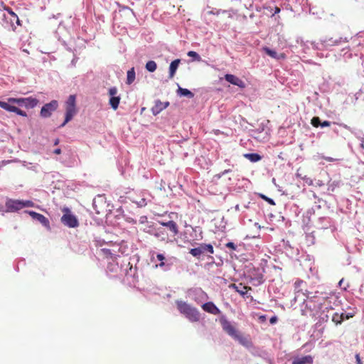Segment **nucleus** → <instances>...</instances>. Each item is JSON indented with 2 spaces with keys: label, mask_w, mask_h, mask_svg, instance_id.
<instances>
[{
  "label": "nucleus",
  "mask_w": 364,
  "mask_h": 364,
  "mask_svg": "<svg viewBox=\"0 0 364 364\" xmlns=\"http://www.w3.org/2000/svg\"><path fill=\"white\" fill-rule=\"evenodd\" d=\"M314 211L315 210H314V208H312L308 210L306 213H307V215H311V214L314 213Z\"/></svg>",
  "instance_id": "obj_58"
},
{
  "label": "nucleus",
  "mask_w": 364,
  "mask_h": 364,
  "mask_svg": "<svg viewBox=\"0 0 364 364\" xmlns=\"http://www.w3.org/2000/svg\"><path fill=\"white\" fill-rule=\"evenodd\" d=\"M107 274L113 273L112 277H124L127 283L135 284L136 282V267L130 264L129 259L118 256L112 262L108 263Z\"/></svg>",
  "instance_id": "obj_2"
},
{
  "label": "nucleus",
  "mask_w": 364,
  "mask_h": 364,
  "mask_svg": "<svg viewBox=\"0 0 364 364\" xmlns=\"http://www.w3.org/2000/svg\"><path fill=\"white\" fill-rule=\"evenodd\" d=\"M231 172V169H225L219 175V177H221L222 176H224L228 173Z\"/></svg>",
  "instance_id": "obj_55"
},
{
  "label": "nucleus",
  "mask_w": 364,
  "mask_h": 364,
  "mask_svg": "<svg viewBox=\"0 0 364 364\" xmlns=\"http://www.w3.org/2000/svg\"><path fill=\"white\" fill-rule=\"evenodd\" d=\"M4 9L8 13V14H4L3 15V21L5 23L4 27L15 32L16 26L14 24V20L18 16L9 7H5Z\"/></svg>",
  "instance_id": "obj_10"
},
{
  "label": "nucleus",
  "mask_w": 364,
  "mask_h": 364,
  "mask_svg": "<svg viewBox=\"0 0 364 364\" xmlns=\"http://www.w3.org/2000/svg\"><path fill=\"white\" fill-rule=\"evenodd\" d=\"M308 44H310L311 45V42L309 41H307V42H301V45L303 48V49L304 50V52H306V50L309 48V46Z\"/></svg>",
  "instance_id": "obj_49"
},
{
  "label": "nucleus",
  "mask_w": 364,
  "mask_h": 364,
  "mask_svg": "<svg viewBox=\"0 0 364 364\" xmlns=\"http://www.w3.org/2000/svg\"><path fill=\"white\" fill-rule=\"evenodd\" d=\"M312 196L314 199L317 200L318 203H320L322 200V199L319 198L314 192H312Z\"/></svg>",
  "instance_id": "obj_56"
},
{
  "label": "nucleus",
  "mask_w": 364,
  "mask_h": 364,
  "mask_svg": "<svg viewBox=\"0 0 364 364\" xmlns=\"http://www.w3.org/2000/svg\"><path fill=\"white\" fill-rule=\"evenodd\" d=\"M263 130H264V128H263V127H261V126L257 129V132L259 133L262 132Z\"/></svg>",
  "instance_id": "obj_63"
},
{
  "label": "nucleus",
  "mask_w": 364,
  "mask_h": 364,
  "mask_svg": "<svg viewBox=\"0 0 364 364\" xmlns=\"http://www.w3.org/2000/svg\"><path fill=\"white\" fill-rule=\"evenodd\" d=\"M127 220L129 222V223H136V220H134V219L131 218H128L127 219Z\"/></svg>",
  "instance_id": "obj_61"
},
{
  "label": "nucleus",
  "mask_w": 364,
  "mask_h": 364,
  "mask_svg": "<svg viewBox=\"0 0 364 364\" xmlns=\"http://www.w3.org/2000/svg\"><path fill=\"white\" fill-rule=\"evenodd\" d=\"M324 159L329 162H332V161H335V159L331 157H324Z\"/></svg>",
  "instance_id": "obj_60"
},
{
  "label": "nucleus",
  "mask_w": 364,
  "mask_h": 364,
  "mask_svg": "<svg viewBox=\"0 0 364 364\" xmlns=\"http://www.w3.org/2000/svg\"><path fill=\"white\" fill-rule=\"evenodd\" d=\"M92 207L96 214L102 215L107 212L108 205L104 195H97L92 201Z\"/></svg>",
  "instance_id": "obj_9"
},
{
  "label": "nucleus",
  "mask_w": 364,
  "mask_h": 364,
  "mask_svg": "<svg viewBox=\"0 0 364 364\" xmlns=\"http://www.w3.org/2000/svg\"><path fill=\"white\" fill-rule=\"evenodd\" d=\"M136 73L134 68H132L127 73V84L131 85L135 80Z\"/></svg>",
  "instance_id": "obj_37"
},
{
  "label": "nucleus",
  "mask_w": 364,
  "mask_h": 364,
  "mask_svg": "<svg viewBox=\"0 0 364 364\" xmlns=\"http://www.w3.org/2000/svg\"><path fill=\"white\" fill-rule=\"evenodd\" d=\"M277 321H278L277 316H273L270 318L269 323L273 325V324H275L277 322Z\"/></svg>",
  "instance_id": "obj_50"
},
{
  "label": "nucleus",
  "mask_w": 364,
  "mask_h": 364,
  "mask_svg": "<svg viewBox=\"0 0 364 364\" xmlns=\"http://www.w3.org/2000/svg\"><path fill=\"white\" fill-rule=\"evenodd\" d=\"M340 182L338 181H329L328 183V191L331 192H334L336 188L339 187Z\"/></svg>",
  "instance_id": "obj_40"
},
{
  "label": "nucleus",
  "mask_w": 364,
  "mask_h": 364,
  "mask_svg": "<svg viewBox=\"0 0 364 364\" xmlns=\"http://www.w3.org/2000/svg\"><path fill=\"white\" fill-rule=\"evenodd\" d=\"M302 284H304V282L302 280H301V279L296 280L294 284V291H296V290H301L302 289L301 288V287Z\"/></svg>",
  "instance_id": "obj_44"
},
{
  "label": "nucleus",
  "mask_w": 364,
  "mask_h": 364,
  "mask_svg": "<svg viewBox=\"0 0 364 364\" xmlns=\"http://www.w3.org/2000/svg\"><path fill=\"white\" fill-rule=\"evenodd\" d=\"M294 297L291 301V305L296 303L298 301H302V303L305 301L307 299L308 294H306L302 289L301 290H296V291H294Z\"/></svg>",
  "instance_id": "obj_30"
},
{
  "label": "nucleus",
  "mask_w": 364,
  "mask_h": 364,
  "mask_svg": "<svg viewBox=\"0 0 364 364\" xmlns=\"http://www.w3.org/2000/svg\"><path fill=\"white\" fill-rule=\"evenodd\" d=\"M58 106L59 104L57 100H51L50 102L45 104L41 107L40 116L42 118H48L51 117L53 113L58 109Z\"/></svg>",
  "instance_id": "obj_12"
},
{
  "label": "nucleus",
  "mask_w": 364,
  "mask_h": 364,
  "mask_svg": "<svg viewBox=\"0 0 364 364\" xmlns=\"http://www.w3.org/2000/svg\"><path fill=\"white\" fill-rule=\"evenodd\" d=\"M325 310L326 309H322L320 314L318 315H317L316 317H314L315 318H318V321L320 322H325V321H327L328 320V318H329V316L328 314H326L325 313ZM326 310H328V312H329V311H333V309L331 307H329L328 309H326Z\"/></svg>",
  "instance_id": "obj_35"
},
{
  "label": "nucleus",
  "mask_w": 364,
  "mask_h": 364,
  "mask_svg": "<svg viewBox=\"0 0 364 364\" xmlns=\"http://www.w3.org/2000/svg\"><path fill=\"white\" fill-rule=\"evenodd\" d=\"M146 69L150 72H154L157 68L156 63L154 60H149L145 65Z\"/></svg>",
  "instance_id": "obj_39"
},
{
  "label": "nucleus",
  "mask_w": 364,
  "mask_h": 364,
  "mask_svg": "<svg viewBox=\"0 0 364 364\" xmlns=\"http://www.w3.org/2000/svg\"><path fill=\"white\" fill-rule=\"evenodd\" d=\"M26 213H28L33 220L38 221L48 230L50 229V222L43 215L33 210L26 211Z\"/></svg>",
  "instance_id": "obj_17"
},
{
  "label": "nucleus",
  "mask_w": 364,
  "mask_h": 364,
  "mask_svg": "<svg viewBox=\"0 0 364 364\" xmlns=\"http://www.w3.org/2000/svg\"><path fill=\"white\" fill-rule=\"evenodd\" d=\"M168 106L169 102H162L160 100H155L154 105L151 108V112L154 116H156Z\"/></svg>",
  "instance_id": "obj_22"
},
{
  "label": "nucleus",
  "mask_w": 364,
  "mask_h": 364,
  "mask_svg": "<svg viewBox=\"0 0 364 364\" xmlns=\"http://www.w3.org/2000/svg\"><path fill=\"white\" fill-rule=\"evenodd\" d=\"M6 208L10 211H17L23 208L22 200H9L6 202Z\"/></svg>",
  "instance_id": "obj_28"
},
{
  "label": "nucleus",
  "mask_w": 364,
  "mask_h": 364,
  "mask_svg": "<svg viewBox=\"0 0 364 364\" xmlns=\"http://www.w3.org/2000/svg\"><path fill=\"white\" fill-rule=\"evenodd\" d=\"M333 295L330 293L316 291L314 294L309 293L307 299L301 306V315L306 317H316L322 309H328L327 301Z\"/></svg>",
  "instance_id": "obj_1"
},
{
  "label": "nucleus",
  "mask_w": 364,
  "mask_h": 364,
  "mask_svg": "<svg viewBox=\"0 0 364 364\" xmlns=\"http://www.w3.org/2000/svg\"><path fill=\"white\" fill-rule=\"evenodd\" d=\"M187 55H188V56L193 58V60L195 61H200L201 60V57L196 51L190 50L188 52Z\"/></svg>",
  "instance_id": "obj_42"
},
{
  "label": "nucleus",
  "mask_w": 364,
  "mask_h": 364,
  "mask_svg": "<svg viewBox=\"0 0 364 364\" xmlns=\"http://www.w3.org/2000/svg\"><path fill=\"white\" fill-rule=\"evenodd\" d=\"M360 141H361V143H360V147H361L362 149H364V139H363V138H361Z\"/></svg>",
  "instance_id": "obj_62"
},
{
  "label": "nucleus",
  "mask_w": 364,
  "mask_h": 364,
  "mask_svg": "<svg viewBox=\"0 0 364 364\" xmlns=\"http://www.w3.org/2000/svg\"><path fill=\"white\" fill-rule=\"evenodd\" d=\"M317 225L321 229H328L334 227L333 220L328 216H321L318 218Z\"/></svg>",
  "instance_id": "obj_18"
},
{
  "label": "nucleus",
  "mask_w": 364,
  "mask_h": 364,
  "mask_svg": "<svg viewBox=\"0 0 364 364\" xmlns=\"http://www.w3.org/2000/svg\"><path fill=\"white\" fill-rule=\"evenodd\" d=\"M355 360H356V363L357 364H363V362L361 361L360 355L358 353L355 354Z\"/></svg>",
  "instance_id": "obj_52"
},
{
  "label": "nucleus",
  "mask_w": 364,
  "mask_h": 364,
  "mask_svg": "<svg viewBox=\"0 0 364 364\" xmlns=\"http://www.w3.org/2000/svg\"><path fill=\"white\" fill-rule=\"evenodd\" d=\"M181 63L180 59L173 60L169 65V78L173 77Z\"/></svg>",
  "instance_id": "obj_31"
},
{
  "label": "nucleus",
  "mask_w": 364,
  "mask_h": 364,
  "mask_svg": "<svg viewBox=\"0 0 364 364\" xmlns=\"http://www.w3.org/2000/svg\"><path fill=\"white\" fill-rule=\"evenodd\" d=\"M343 41V38L333 40L332 38L320 39L318 42L311 41V46L315 50L329 49L333 46H338Z\"/></svg>",
  "instance_id": "obj_7"
},
{
  "label": "nucleus",
  "mask_w": 364,
  "mask_h": 364,
  "mask_svg": "<svg viewBox=\"0 0 364 364\" xmlns=\"http://www.w3.org/2000/svg\"><path fill=\"white\" fill-rule=\"evenodd\" d=\"M233 339L237 341L240 344H241L246 348L250 349L253 347V343H252V341L249 338L242 336L240 331L233 338Z\"/></svg>",
  "instance_id": "obj_23"
},
{
  "label": "nucleus",
  "mask_w": 364,
  "mask_h": 364,
  "mask_svg": "<svg viewBox=\"0 0 364 364\" xmlns=\"http://www.w3.org/2000/svg\"><path fill=\"white\" fill-rule=\"evenodd\" d=\"M118 90L116 87H112L108 90V94L110 96L109 104L111 107L116 110L119 105L121 97L117 95Z\"/></svg>",
  "instance_id": "obj_15"
},
{
  "label": "nucleus",
  "mask_w": 364,
  "mask_h": 364,
  "mask_svg": "<svg viewBox=\"0 0 364 364\" xmlns=\"http://www.w3.org/2000/svg\"><path fill=\"white\" fill-rule=\"evenodd\" d=\"M213 252H214V250H213V247L212 245L202 243V244H200L198 247L191 249L189 252L193 257H200V255H202L203 254H205V253L213 254Z\"/></svg>",
  "instance_id": "obj_14"
},
{
  "label": "nucleus",
  "mask_w": 364,
  "mask_h": 364,
  "mask_svg": "<svg viewBox=\"0 0 364 364\" xmlns=\"http://www.w3.org/2000/svg\"><path fill=\"white\" fill-rule=\"evenodd\" d=\"M264 52L270 56L271 58L276 59V60H284L286 58V55L283 53H278L274 50L270 49L268 47H264L263 48Z\"/></svg>",
  "instance_id": "obj_29"
},
{
  "label": "nucleus",
  "mask_w": 364,
  "mask_h": 364,
  "mask_svg": "<svg viewBox=\"0 0 364 364\" xmlns=\"http://www.w3.org/2000/svg\"><path fill=\"white\" fill-rule=\"evenodd\" d=\"M14 24L15 26L17 25V26H21V21H20V19L18 18V17L17 16L15 20H14Z\"/></svg>",
  "instance_id": "obj_54"
},
{
  "label": "nucleus",
  "mask_w": 364,
  "mask_h": 364,
  "mask_svg": "<svg viewBox=\"0 0 364 364\" xmlns=\"http://www.w3.org/2000/svg\"><path fill=\"white\" fill-rule=\"evenodd\" d=\"M358 55V54L354 50V49L352 50L349 48H344L339 53L340 58H342L346 62L353 58V57L356 58Z\"/></svg>",
  "instance_id": "obj_24"
},
{
  "label": "nucleus",
  "mask_w": 364,
  "mask_h": 364,
  "mask_svg": "<svg viewBox=\"0 0 364 364\" xmlns=\"http://www.w3.org/2000/svg\"><path fill=\"white\" fill-rule=\"evenodd\" d=\"M259 196L261 198H262L263 200L267 201L269 204L272 205H275V202L272 198H270L262 193H259Z\"/></svg>",
  "instance_id": "obj_43"
},
{
  "label": "nucleus",
  "mask_w": 364,
  "mask_h": 364,
  "mask_svg": "<svg viewBox=\"0 0 364 364\" xmlns=\"http://www.w3.org/2000/svg\"><path fill=\"white\" fill-rule=\"evenodd\" d=\"M264 269L252 267L249 269L247 277L250 282L255 287H258L264 283Z\"/></svg>",
  "instance_id": "obj_6"
},
{
  "label": "nucleus",
  "mask_w": 364,
  "mask_h": 364,
  "mask_svg": "<svg viewBox=\"0 0 364 364\" xmlns=\"http://www.w3.org/2000/svg\"><path fill=\"white\" fill-rule=\"evenodd\" d=\"M76 113L75 96L71 95L65 102V117L64 122L59 126V128L63 127L68 122L72 120Z\"/></svg>",
  "instance_id": "obj_5"
},
{
  "label": "nucleus",
  "mask_w": 364,
  "mask_h": 364,
  "mask_svg": "<svg viewBox=\"0 0 364 364\" xmlns=\"http://www.w3.org/2000/svg\"><path fill=\"white\" fill-rule=\"evenodd\" d=\"M302 179L309 186H314V185L313 179H311L309 177L304 176V177L302 178Z\"/></svg>",
  "instance_id": "obj_46"
},
{
  "label": "nucleus",
  "mask_w": 364,
  "mask_h": 364,
  "mask_svg": "<svg viewBox=\"0 0 364 364\" xmlns=\"http://www.w3.org/2000/svg\"><path fill=\"white\" fill-rule=\"evenodd\" d=\"M282 246L286 255L291 259H296L299 255V250L297 247L291 244L289 240H282Z\"/></svg>",
  "instance_id": "obj_13"
},
{
  "label": "nucleus",
  "mask_w": 364,
  "mask_h": 364,
  "mask_svg": "<svg viewBox=\"0 0 364 364\" xmlns=\"http://www.w3.org/2000/svg\"><path fill=\"white\" fill-rule=\"evenodd\" d=\"M280 12V9L278 7H275L274 14H277Z\"/></svg>",
  "instance_id": "obj_64"
},
{
  "label": "nucleus",
  "mask_w": 364,
  "mask_h": 364,
  "mask_svg": "<svg viewBox=\"0 0 364 364\" xmlns=\"http://www.w3.org/2000/svg\"><path fill=\"white\" fill-rule=\"evenodd\" d=\"M220 323L221 324L223 330L232 338L239 332V331L236 329L235 326L228 320L227 317L225 315L220 316Z\"/></svg>",
  "instance_id": "obj_11"
},
{
  "label": "nucleus",
  "mask_w": 364,
  "mask_h": 364,
  "mask_svg": "<svg viewBox=\"0 0 364 364\" xmlns=\"http://www.w3.org/2000/svg\"><path fill=\"white\" fill-rule=\"evenodd\" d=\"M364 55L363 53H360V60H361L360 64L363 67H364Z\"/></svg>",
  "instance_id": "obj_57"
},
{
  "label": "nucleus",
  "mask_w": 364,
  "mask_h": 364,
  "mask_svg": "<svg viewBox=\"0 0 364 364\" xmlns=\"http://www.w3.org/2000/svg\"><path fill=\"white\" fill-rule=\"evenodd\" d=\"M344 318V314H338V313H333L332 315V321L336 324L341 323ZM346 318H348V316H346Z\"/></svg>",
  "instance_id": "obj_38"
},
{
  "label": "nucleus",
  "mask_w": 364,
  "mask_h": 364,
  "mask_svg": "<svg viewBox=\"0 0 364 364\" xmlns=\"http://www.w3.org/2000/svg\"><path fill=\"white\" fill-rule=\"evenodd\" d=\"M53 153L55 154H60L61 153V149L60 148L55 149L53 151Z\"/></svg>",
  "instance_id": "obj_59"
},
{
  "label": "nucleus",
  "mask_w": 364,
  "mask_h": 364,
  "mask_svg": "<svg viewBox=\"0 0 364 364\" xmlns=\"http://www.w3.org/2000/svg\"><path fill=\"white\" fill-rule=\"evenodd\" d=\"M63 212L64 214L61 217L60 221L64 225L71 228H76L79 225L77 218L71 213L68 208H64Z\"/></svg>",
  "instance_id": "obj_8"
},
{
  "label": "nucleus",
  "mask_w": 364,
  "mask_h": 364,
  "mask_svg": "<svg viewBox=\"0 0 364 364\" xmlns=\"http://www.w3.org/2000/svg\"><path fill=\"white\" fill-rule=\"evenodd\" d=\"M23 208L25 207H33V203L31 200H22Z\"/></svg>",
  "instance_id": "obj_47"
},
{
  "label": "nucleus",
  "mask_w": 364,
  "mask_h": 364,
  "mask_svg": "<svg viewBox=\"0 0 364 364\" xmlns=\"http://www.w3.org/2000/svg\"><path fill=\"white\" fill-rule=\"evenodd\" d=\"M311 124L314 127H328L331 124V122L329 121H323V122H321V119L318 117H314L311 119Z\"/></svg>",
  "instance_id": "obj_32"
},
{
  "label": "nucleus",
  "mask_w": 364,
  "mask_h": 364,
  "mask_svg": "<svg viewBox=\"0 0 364 364\" xmlns=\"http://www.w3.org/2000/svg\"><path fill=\"white\" fill-rule=\"evenodd\" d=\"M315 185L318 187H321L324 186V183L321 180H318L316 181Z\"/></svg>",
  "instance_id": "obj_53"
},
{
  "label": "nucleus",
  "mask_w": 364,
  "mask_h": 364,
  "mask_svg": "<svg viewBox=\"0 0 364 364\" xmlns=\"http://www.w3.org/2000/svg\"><path fill=\"white\" fill-rule=\"evenodd\" d=\"M231 287L233 289H235L236 292H237L239 294H240L243 297L247 293V289H250V287H247L245 286H242V284H240V286H237L235 284H233L231 285Z\"/></svg>",
  "instance_id": "obj_34"
},
{
  "label": "nucleus",
  "mask_w": 364,
  "mask_h": 364,
  "mask_svg": "<svg viewBox=\"0 0 364 364\" xmlns=\"http://www.w3.org/2000/svg\"><path fill=\"white\" fill-rule=\"evenodd\" d=\"M176 262V257H168L164 261L156 264V267L161 268L163 271L167 272L172 269L174 263Z\"/></svg>",
  "instance_id": "obj_19"
},
{
  "label": "nucleus",
  "mask_w": 364,
  "mask_h": 364,
  "mask_svg": "<svg viewBox=\"0 0 364 364\" xmlns=\"http://www.w3.org/2000/svg\"><path fill=\"white\" fill-rule=\"evenodd\" d=\"M188 295L198 304L200 303L199 299L203 298L206 294L200 288L191 289L188 290Z\"/></svg>",
  "instance_id": "obj_26"
},
{
  "label": "nucleus",
  "mask_w": 364,
  "mask_h": 364,
  "mask_svg": "<svg viewBox=\"0 0 364 364\" xmlns=\"http://www.w3.org/2000/svg\"><path fill=\"white\" fill-rule=\"evenodd\" d=\"M314 358L310 355L294 356L291 364H313Z\"/></svg>",
  "instance_id": "obj_25"
},
{
  "label": "nucleus",
  "mask_w": 364,
  "mask_h": 364,
  "mask_svg": "<svg viewBox=\"0 0 364 364\" xmlns=\"http://www.w3.org/2000/svg\"><path fill=\"white\" fill-rule=\"evenodd\" d=\"M38 102V99L33 97H9L7 99V102L0 100V107L7 112H14L19 116L27 117V114L25 111L20 109L18 107L14 106V105L26 109H32L37 106Z\"/></svg>",
  "instance_id": "obj_3"
},
{
  "label": "nucleus",
  "mask_w": 364,
  "mask_h": 364,
  "mask_svg": "<svg viewBox=\"0 0 364 364\" xmlns=\"http://www.w3.org/2000/svg\"><path fill=\"white\" fill-rule=\"evenodd\" d=\"M146 205V202L145 199H141L140 201L137 203L138 207H144Z\"/></svg>",
  "instance_id": "obj_51"
},
{
  "label": "nucleus",
  "mask_w": 364,
  "mask_h": 364,
  "mask_svg": "<svg viewBox=\"0 0 364 364\" xmlns=\"http://www.w3.org/2000/svg\"><path fill=\"white\" fill-rule=\"evenodd\" d=\"M244 157L247 159L251 162H257L262 159V156L257 153H248L245 154Z\"/></svg>",
  "instance_id": "obj_36"
},
{
  "label": "nucleus",
  "mask_w": 364,
  "mask_h": 364,
  "mask_svg": "<svg viewBox=\"0 0 364 364\" xmlns=\"http://www.w3.org/2000/svg\"><path fill=\"white\" fill-rule=\"evenodd\" d=\"M202 309L211 314L218 315L220 314V310L212 301H208L202 305Z\"/></svg>",
  "instance_id": "obj_27"
},
{
  "label": "nucleus",
  "mask_w": 364,
  "mask_h": 364,
  "mask_svg": "<svg viewBox=\"0 0 364 364\" xmlns=\"http://www.w3.org/2000/svg\"><path fill=\"white\" fill-rule=\"evenodd\" d=\"M156 259L160 262H163L164 261L165 259H166L167 258L161 253H158L156 255Z\"/></svg>",
  "instance_id": "obj_48"
},
{
  "label": "nucleus",
  "mask_w": 364,
  "mask_h": 364,
  "mask_svg": "<svg viewBox=\"0 0 364 364\" xmlns=\"http://www.w3.org/2000/svg\"><path fill=\"white\" fill-rule=\"evenodd\" d=\"M176 304L180 314H183L189 321L197 322L200 321V314L198 309L182 300H176Z\"/></svg>",
  "instance_id": "obj_4"
},
{
  "label": "nucleus",
  "mask_w": 364,
  "mask_h": 364,
  "mask_svg": "<svg viewBox=\"0 0 364 364\" xmlns=\"http://www.w3.org/2000/svg\"><path fill=\"white\" fill-rule=\"evenodd\" d=\"M224 78L227 82H230L232 85H236L240 88L245 87V83L244 82V81L232 74H226L225 75Z\"/></svg>",
  "instance_id": "obj_20"
},
{
  "label": "nucleus",
  "mask_w": 364,
  "mask_h": 364,
  "mask_svg": "<svg viewBox=\"0 0 364 364\" xmlns=\"http://www.w3.org/2000/svg\"><path fill=\"white\" fill-rule=\"evenodd\" d=\"M177 95L181 97H186L188 98H193L194 97V94L186 88H183L178 85V90L176 91Z\"/></svg>",
  "instance_id": "obj_33"
},
{
  "label": "nucleus",
  "mask_w": 364,
  "mask_h": 364,
  "mask_svg": "<svg viewBox=\"0 0 364 364\" xmlns=\"http://www.w3.org/2000/svg\"><path fill=\"white\" fill-rule=\"evenodd\" d=\"M148 232L161 241H166L168 239V235L162 228L149 227Z\"/></svg>",
  "instance_id": "obj_16"
},
{
  "label": "nucleus",
  "mask_w": 364,
  "mask_h": 364,
  "mask_svg": "<svg viewBox=\"0 0 364 364\" xmlns=\"http://www.w3.org/2000/svg\"><path fill=\"white\" fill-rule=\"evenodd\" d=\"M225 247L229 248V249H231L232 250H237V245H235L232 242H229L226 243L225 244Z\"/></svg>",
  "instance_id": "obj_45"
},
{
  "label": "nucleus",
  "mask_w": 364,
  "mask_h": 364,
  "mask_svg": "<svg viewBox=\"0 0 364 364\" xmlns=\"http://www.w3.org/2000/svg\"><path fill=\"white\" fill-rule=\"evenodd\" d=\"M161 225L163 227L167 228V229L170 231L172 237H174L178 234V227L176 222L173 220H169L168 222H159Z\"/></svg>",
  "instance_id": "obj_21"
},
{
  "label": "nucleus",
  "mask_w": 364,
  "mask_h": 364,
  "mask_svg": "<svg viewBox=\"0 0 364 364\" xmlns=\"http://www.w3.org/2000/svg\"><path fill=\"white\" fill-rule=\"evenodd\" d=\"M295 3L301 7V11H306L308 9V0H295Z\"/></svg>",
  "instance_id": "obj_41"
}]
</instances>
